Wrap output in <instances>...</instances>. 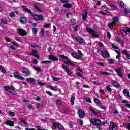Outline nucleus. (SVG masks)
Wrapping results in <instances>:
<instances>
[{
	"mask_svg": "<svg viewBox=\"0 0 130 130\" xmlns=\"http://www.w3.org/2000/svg\"><path fill=\"white\" fill-rule=\"evenodd\" d=\"M89 121L91 124L95 126H100V125H101V120L99 119L95 118L93 119H89Z\"/></svg>",
	"mask_w": 130,
	"mask_h": 130,
	"instance_id": "1",
	"label": "nucleus"
},
{
	"mask_svg": "<svg viewBox=\"0 0 130 130\" xmlns=\"http://www.w3.org/2000/svg\"><path fill=\"white\" fill-rule=\"evenodd\" d=\"M4 89H5L6 91L8 92V93H10L11 94H12V95H16V91H15V88L14 86H4Z\"/></svg>",
	"mask_w": 130,
	"mask_h": 130,
	"instance_id": "2",
	"label": "nucleus"
},
{
	"mask_svg": "<svg viewBox=\"0 0 130 130\" xmlns=\"http://www.w3.org/2000/svg\"><path fill=\"white\" fill-rule=\"evenodd\" d=\"M78 114L80 118H84L86 116V114L84 111V110L82 109H78Z\"/></svg>",
	"mask_w": 130,
	"mask_h": 130,
	"instance_id": "3",
	"label": "nucleus"
},
{
	"mask_svg": "<svg viewBox=\"0 0 130 130\" xmlns=\"http://www.w3.org/2000/svg\"><path fill=\"white\" fill-rule=\"evenodd\" d=\"M86 32H88V33H90V34H91L92 37H98L99 36L97 34H96V32H95V30L92 29V28H87Z\"/></svg>",
	"mask_w": 130,
	"mask_h": 130,
	"instance_id": "4",
	"label": "nucleus"
},
{
	"mask_svg": "<svg viewBox=\"0 0 130 130\" xmlns=\"http://www.w3.org/2000/svg\"><path fill=\"white\" fill-rule=\"evenodd\" d=\"M19 74H20V72L18 71L14 72L13 73L14 78H16V79H18L19 80H24L25 78H24L23 76L19 75Z\"/></svg>",
	"mask_w": 130,
	"mask_h": 130,
	"instance_id": "5",
	"label": "nucleus"
},
{
	"mask_svg": "<svg viewBox=\"0 0 130 130\" xmlns=\"http://www.w3.org/2000/svg\"><path fill=\"white\" fill-rule=\"evenodd\" d=\"M22 73L24 74V76L25 77L30 76V75H31V72L27 68H22Z\"/></svg>",
	"mask_w": 130,
	"mask_h": 130,
	"instance_id": "6",
	"label": "nucleus"
},
{
	"mask_svg": "<svg viewBox=\"0 0 130 130\" xmlns=\"http://www.w3.org/2000/svg\"><path fill=\"white\" fill-rule=\"evenodd\" d=\"M101 55L103 58H109V57H110V54L106 50L101 51Z\"/></svg>",
	"mask_w": 130,
	"mask_h": 130,
	"instance_id": "7",
	"label": "nucleus"
},
{
	"mask_svg": "<svg viewBox=\"0 0 130 130\" xmlns=\"http://www.w3.org/2000/svg\"><path fill=\"white\" fill-rule=\"evenodd\" d=\"M32 16L36 21H43V16L42 15L32 14Z\"/></svg>",
	"mask_w": 130,
	"mask_h": 130,
	"instance_id": "8",
	"label": "nucleus"
},
{
	"mask_svg": "<svg viewBox=\"0 0 130 130\" xmlns=\"http://www.w3.org/2000/svg\"><path fill=\"white\" fill-rule=\"evenodd\" d=\"M22 8H23V11L25 12V13H28L30 15H31V14H33V12H32V11L30 10L29 8H26L25 6H22Z\"/></svg>",
	"mask_w": 130,
	"mask_h": 130,
	"instance_id": "9",
	"label": "nucleus"
},
{
	"mask_svg": "<svg viewBox=\"0 0 130 130\" xmlns=\"http://www.w3.org/2000/svg\"><path fill=\"white\" fill-rule=\"evenodd\" d=\"M120 31L121 34L123 35V36H126L127 35V32L128 33H130V28H127L125 30L123 29H121Z\"/></svg>",
	"mask_w": 130,
	"mask_h": 130,
	"instance_id": "10",
	"label": "nucleus"
},
{
	"mask_svg": "<svg viewBox=\"0 0 130 130\" xmlns=\"http://www.w3.org/2000/svg\"><path fill=\"white\" fill-rule=\"evenodd\" d=\"M83 13L84 14H82V19L85 21L88 18V14H89V12H88V10H85L83 11Z\"/></svg>",
	"mask_w": 130,
	"mask_h": 130,
	"instance_id": "11",
	"label": "nucleus"
},
{
	"mask_svg": "<svg viewBox=\"0 0 130 130\" xmlns=\"http://www.w3.org/2000/svg\"><path fill=\"white\" fill-rule=\"evenodd\" d=\"M110 125H109V130L115 129L116 127H117V125L116 124L114 125L113 122H110Z\"/></svg>",
	"mask_w": 130,
	"mask_h": 130,
	"instance_id": "12",
	"label": "nucleus"
},
{
	"mask_svg": "<svg viewBox=\"0 0 130 130\" xmlns=\"http://www.w3.org/2000/svg\"><path fill=\"white\" fill-rule=\"evenodd\" d=\"M19 21L21 24H23V25H25V24L27 23V18L25 17H22L20 18Z\"/></svg>",
	"mask_w": 130,
	"mask_h": 130,
	"instance_id": "13",
	"label": "nucleus"
},
{
	"mask_svg": "<svg viewBox=\"0 0 130 130\" xmlns=\"http://www.w3.org/2000/svg\"><path fill=\"white\" fill-rule=\"evenodd\" d=\"M17 32L18 34H19L20 35H22V36H25V35H27V32H26L25 30L22 29H18Z\"/></svg>",
	"mask_w": 130,
	"mask_h": 130,
	"instance_id": "14",
	"label": "nucleus"
},
{
	"mask_svg": "<svg viewBox=\"0 0 130 130\" xmlns=\"http://www.w3.org/2000/svg\"><path fill=\"white\" fill-rule=\"evenodd\" d=\"M112 84L115 88H120V85L117 83L115 80H112Z\"/></svg>",
	"mask_w": 130,
	"mask_h": 130,
	"instance_id": "15",
	"label": "nucleus"
},
{
	"mask_svg": "<svg viewBox=\"0 0 130 130\" xmlns=\"http://www.w3.org/2000/svg\"><path fill=\"white\" fill-rule=\"evenodd\" d=\"M75 39L76 40H77V41H78V42H79V43H84V42H85V40H84V39H83L80 36L76 37Z\"/></svg>",
	"mask_w": 130,
	"mask_h": 130,
	"instance_id": "16",
	"label": "nucleus"
},
{
	"mask_svg": "<svg viewBox=\"0 0 130 130\" xmlns=\"http://www.w3.org/2000/svg\"><path fill=\"white\" fill-rule=\"evenodd\" d=\"M26 81L28 82V83H31V84H35V83H36V80L34 78H26Z\"/></svg>",
	"mask_w": 130,
	"mask_h": 130,
	"instance_id": "17",
	"label": "nucleus"
},
{
	"mask_svg": "<svg viewBox=\"0 0 130 130\" xmlns=\"http://www.w3.org/2000/svg\"><path fill=\"white\" fill-rule=\"evenodd\" d=\"M6 124L7 125H9V126H14V125L15 124V123L14 121H11V120H7L5 122Z\"/></svg>",
	"mask_w": 130,
	"mask_h": 130,
	"instance_id": "18",
	"label": "nucleus"
},
{
	"mask_svg": "<svg viewBox=\"0 0 130 130\" xmlns=\"http://www.w3.org/2000/svg\"><path fill=\"white\" fill-rule=\"evenodd\" d=\"M115 71L116 72H117V73L118 74V75L120 78H122L123 77V75H122V73H121V69H115Z\"/></svg>",
	"mask_w": 130,
	"mask_h": 130,
	"instance_id": "19",
	"label": "nucleus"
},
{
	"mask_svg": "<svg viewBox=\"0 0 130 130\" xmlns=\"http://www.w3.org/2000/svg\"><path fill=\"white\" fill-rule=\"evenodd\" d=\"M115 40L117 42H119V43L121 44L122 45H124V42L120 38L116 37L115 38Z\"/></svg>",
	"mask_w": 130,
	"mask_h": 130,
	"instance_id": "20",
	"label": "nucleus"
},
{
	"mask_svg": "<svg viewBox=\"0 0 130 130\" xmlns=\"http://www.w3.org/2000/svg\"><path fill=\"white\" fill-rule=\"evenodd\" d=\"M37 51L36 50H33L31 53L29 54V55H33L35 57H37V58H39V56H37Z\"/></svg>",
	"mask_w": 130,
	"mask_h": 130,
	"instance_id": "21",
	"label": "nucleus"
},
{
	"mask_svg": "<svg viewBox=\"0 0 130 130\" xmlns=\"http://www.w3.org/2000/svg\"><path fill=\"white\" fill-rule=\"evenodd\" d=\"M71 55L74 57V58H76V59H81V58H82L81 56H79V55H77L75 53H72Z\"/></svg>",
	"mask_w": 130,
	"mask_h": 130,
	"instance_id": "22",
	"label": "nucleus"
},
{
	"mask_svg": "<svg viewBox=\"0 0 130 130\" xmlns=\"http://www.w3.org/2000/svg\"><path fill=\"white\" fill-rule=\"evenodd\" d=\"M49 59H51V60H55V61H58V58H57V57L52 55H50L49 56Z\"/></svg>",
	"mask_w": 130,
	"mask_h": 130,
	"instance_id": "23",
	"label": "nucleus"
},
{
	"mask_svg": "<svg viewBox=\"0 0 130 130\" xmlns=\"http://www.w3.org/2000/svg\"><path fill=\"white\" fill-rule=\"evenodd\" d=\"M123 125L125 128H126V129L130 130V123H123Z\"/></svg>",
	"mask_w": 130,
	"mask_h": 130,
	"instance_id": "24",
	"label": "nucleus"
},
{
	"mask_svg": "<svg viewBox=\"0 0 130 130\" xmlns=\"http://www.w3.org/2000/svg\"><path fill=\"white\" fill-rule=\"evenodd\" d=\"M94 102L95 103H96V104H100V105L102 104L101 101H100V100L98 98H94Z\"/></svg>",
	"mask_w": 130,
	"mask_h": 130,
	"instance_id": "25",
	"label": "nucleus"
},
{
	"mask_svg": "<svg viewBox=\"0 0 130 130\" xmlns=\"http://www.w3.org/2000/svg\"><path fill=\"white\" fill-rule=\"evenodd\" d=\"M57 125L58 126V128L59 130H64V127H63V126L61 125V124L60 123H56Z\"/></svg>",
	"mask_w": 130,
	"mask_h": 130,
	"instance_id": "26",
	"label": "nucleus"
},
{
	"mask_svg": "<svg viewBox=\"0 0 130 130\" xmlns=\"http://www.w3.org/2000/svg\"><path fill=\"white\" fill-rule=\"evenodd\" d=\"M75 99H76L75 96H72L71 97V103L72 104V106L75 104Z\"/></svg>",
	"mask_w": 130,
	"mask_h": 130,
	"instance_id": "27",
	"label": "nucleus"
},
{
	"mask_svg": "<svg viewBox=\"0 0 130 130\" xmlns=\"http://www.w3.org/2000/svg\"><path fill=\"white\" fill-rule=\"evenodd\" d=\"M65 64H67L68 66H70L71 64L73 67H75V64L73 63V61H68L67 62H64Z\"/></svg>",
	"mask_w": 130,
	"mask_h": 130,
	"instance_id": "28",
	"label": "nucleus"
},
{
	"mask_svg": "<svg viewBox=\"0 0 130 130\" xmlns=\"http://www.w3.org/2000/svg\"><path fill=\"white\" fill-rule=\"evenodd\" d=\"M1 23H2V24H4V25H7V24H8V21L6 19H2L1 20Z\"/></svg>",
	"mask_w": 130,
	"mask_h": 130,
	"instance_id": "29",
	"label": "nucleus"
},
{
	"mask_svg": "<svg viewBox=\"0 0 130 130\" xmlns=\"http://www.w3.org/2000/svg\"><path fill=\"white\" fill-rule=\"evenodd\" d=\"M0 72H2L3 74L6 73V70L3 68V66L0 65Z\"/></svg>",
	"mask_w": 130,
	"mask_h": 130,
	"instance_id": "30",
	"label": "nucleus"
},
{
	"mask_svg": "<svg viewBox=\"0 0 130 130\" xmlns=\"http://www.w3.org/2000/svg\"><path fill=\"white\" fill-rule=\"evenodd\" d=\"M64 8H72V4L67 3L63 5Z\"/></svg>",
	"mask_w": 130,
	"mask_h": 130,
	"instance_id": "31",
	"label": "nucleus"
},
{
	"mask_svg": "<svg viewBox=\"0 0 130 130\" xmlns=\"http://www.w3.org/2000/svg\"><path fill=\"white\" fill-rule=\"evenodd\" d=\"M115 62V60L113 59H110L108 60V63L110 64H113Z\"/></svg>",
	"mask_w": 130,
	"mask_h": 130,
	"instance_id": "32",
	"label": "nucleus"
},
{
	"mask_svg": "<svg viewBox=\"0 0 130 130\" xmlns=\"http://www.w3.org/2000/svg\"><path fill=\"white\" fill-rule=\"evenodd\" d=\"M43 34H44V29L42 28L39 32L40 37H42V36H43Z\"/></svg>",
	"mask_w": 130,
	"mask_h": 130,
	"instance_id": "33",
	"label": "nucleus"
},
{
	"mask_svg": "<svg viewBox=\"0 0 130 130\" xmlns=\"http://www.w3.org/2000/svg\"><path fill=\"white\" fill-rule=\"evenodd\" d=\"M113 21H114L115 22H119V18L115 16L113 17Z\"/></svg>",
	"mask_w": 130,
	"mask_h": 130,
	"instance_id": "34",
	"label": "nucleus"
},
{
	"mask_svg": "<svg viewBox=\"0 0 130 130\" xmlns=\"http://www.w3.org/2000/svg\"><path fill=\"white\" fill-rule=\"evenodd\" d=\"M106 89L107 91L110 92V93H111V92L112 91V89H111V88H110V86H106Z\"/></svg>",
	"mask_w": 130,
	"mask_h": 130,
	"instance_id": "35",
	"label": "nucleus"
},
{
	"mask_svg": "<svg viewBox=\"0 0 130 130\" xmlns=\"http://www.w3.org/2000/svg\"><path fill=\"white\" fill-rule=\"evenodd\" d=\"M125 14H128V13H130V9L129 8H125L124 9Z\"/></svg>",
	"mask_w": 130,
	"mask_h": 130,
	"instance_id": "36",
	"label": "nucleus"
},
{
	"mask_svg": "<svg viewBox=\"0 0 130 130\" xmlns=\"http://www.w3.org/2000/svg\"><path fill=\"white\" fill-rule=\"evenodd\" d=\"M9 16H10L11 18H15L16 17V14L14 12H11L9 14Z\"/></svg>",
	"mask_w": 130,
	"mask_h": 130,
	"instance_id": "37",
	"label": "nucleus"
},
{
	"mask_svg": "<svg viewBox=\"0 0 130 130\" xmlns=\"http://www.w3.org/2000/svg\"><path fill=\"white\" fill-rule=\"evenodd\" d=\"M41 63L47 64V63H51V61H48V60H47V61L42 60V62H41Z\"/></svg>",
	"mask_w": 130,
	"mask_h": 130,
	"instance_id": "38",
	"label": "nucleus"
},
{
	"mask_svg": "<svg viewBox=\"0 0 130 130\" xmlns=\"http://www.w3.org/2000/svg\"><path fill=\"white\" fill-rule=\"evenodd\" d=\"M52 79L55 82H57L60 80V78L53 76Z\"/></svg>",
	"mask_w": 130,
	"mask_h": 130,
	"instance_id": "39",
	"label": "nucleus"
},
{
	"mask_svg": "<svg viewBox=\"0 0 130 130\" xmlns=\"http://www.w3.org/2000/svg\"><path fill=\"white\" fill-rule=\"evenodd\" d=\"M60 57H61V58H63V59H67V60H70V59L68 57L64 56V55H60Z\"/></svg>",
	"mask_w": 130,
	"mask_h": 130,
	"instance_id": "40",
	"label": "nucleus"
},
{
	"mask_svg": "<svg viewBox=\"0 0 130 130\" xmlns=\"http://www.w3.org/2000/svg\"><path fill=\"white\" fill-rule=\"evenodd\" d=\"M116 53H117V55L116 56V58H117V59H119V56H120V52H119L118 51H115Z\"/></svg>",
	"mask_w": 130,
	"mask_h": 130,
	"instance_id": "41",
	"label": "nucleus"
},
{
	"mask_svg": "<svg viewBox=\"0 0 130 130\" xmlns=\"http://www.w3.org/2000/svg\"><path fill=\"white\" fill-rule=\"evenodd\" d=\"M34 70H35L36 71H37L38 72H41V69H40V68L39 67H34Z\"/></svg>",
	"mask_w": 130,
	"mask_h": 130,
	"instance_id": "42",
	"label": "nucleus"
},
{
	"mask_svg": "<svg viewBox=\"0 0 130 130\" xmlns=\"http://www.w3.org/2000/svg\"><path fill=\"white\" fill-rule=\"evenodd\" d=\"M85 100H86V102H89V103H92V101L90 98H86Z\"/></svg>",
	"mask_w": 130,
	"mask_h": 130,
	"instance_id": "43",
	"label": "nucleus"
},
{
	"mask_svg": "<svg viewBox=\"0 0 130 130\" xmlns=\"http://www.w3.org/2000/svg\"><path fill=\"white\" fill-rule=\"evenodd\" d=\"M51 24L50 23H47L46 24L44 25L43 27L44 28H49Z\"/></svg>",
	"mask_w": 130,
	"mask_h": 130,
	"instance_id": "44",
	"label": "nucleus"
},
{
	"mask_svg": "<svg viewBox=\"0 0 130 130\" xmlns=\"http://www.w3.org/2000/svg\"><path fill=\"white\" fill-rule=\"evenodd\" d=\"M108 26L110 29H113V26L112 23H109Z\"/></svg>",
	"mask_w": 130,
	"mask_h": 130,
	"instance_id": "45",
	"label": "nucleus"
},
{
	"mask_svg": "<svg viewBox=\"0 0 130 130\" xmlns=\"http://www.w3.org/2000/svg\"><path fill=\"white\" fill-rule=\"evenodd\" d=\"M65 72L67 73L68 76H71V75H72V72L69 69L66 70Z\"/></svg>",
	"mask_w": 130,
	"mask_h": 130,
	"instance_id": "46",
	"label": "nucleus"
},
{
	"mask_svg": "<svg viewBox=\"0 0 130 130\" xmlns=\"http://www.w3.org/2000/svg\"><path fill=\"white\" fill-rule=\"evenodd\" d=\"M90 111L92 112V113H93V114H94V115H97V113L95 112V110H94L92 108H90Z\"/></svg>",
	"mask_w": 130,
	"mask_h": 130,
	"instance_id": "47",
	"label": "nucleus"
},
{
	"mask_svg": "<svg viewBox=\"0 0 130 130\" xmlns=\"http://www.w3.org/2000/svg\"><path fill=\"white\" fill-rule=\"evenodd\" d=\"M76 74L77 76H78V77H80V78H83V75L81 74L80 72H77Z\"/></svg>",
	"mask_w": 130,
	"mask_h": 130,
	"instance_id": "48",
	"label": "nucleus"
},
{
	"mask_svg": "<svg viewBox=\"0 0 130 130\" xmlns=\"http://www.w3.org/2000/svg\"><path fill=\"white\" fill-rule=\"evenodd\" d=\"M49 88L51 90H52L53 91H56V89H55V87H54L52 85H50L49 86Z\"/></svg>",
	"mask_w": 130,
	"mask_h": 130,
	"instance_id": "49",
	"label": "nucleus"
},
{
	"mask_svg": "<svg viewBox=\"0 0 130 130\" xmlns=\"http://www.w3.org/2000/svg\"><path fill=\"white\" fill-rule=\"evenodd\" d=\"M120 6L121 8H124V3L122 1H120Z\"/></svg>",
	"mask_w": 130,
	"mask_h": 130,
	"instance_id": "50",
	"label": "nucleus"
},
{
	"mask_svg": "<svg viewBox=\"0 0 130 130\" xmlns=\"http://www.w3.org/2000/svg\"><path fill=\"white\" fill-rule=\"evenodd\" d=\"M34 7L35 9H36V10H37V11H38L39 12H41V10L39 9L38 7H37L36 5H34Z\"/></svg>",
	"mask_w": 130,
	"mask_h": 130,
	"instance_id": "51",
	"label": "nucleus"
},
{
	"mask_svg": "<svg viewBox=\"0 0 130 130\" xmlns=\"http://www.w3.org/2000/svg\"><path fill=\"white\" fill-rule=\"evenodd\" d=\"M33 34H36L37 33V29L34 28L32 29Z\"/></svg>",
	"mask_w": 130,
	"mask_h": 130,
	"instance_id": "52",
	"label": "nucleus"
},
{
	"mask_svg": "<svg viewBox=\"0 0 130 130\" xmlns=\"http://www.w3.org/2000/svg\"><path fill=\"white\" fill-rule=\"evenodd\" d=\"M56 103L58 105H61V101H60L59 100H56Z\"/></svg>",
	"mask_w": 130,
	"mask_h": 130,
	"instance_id": "53",
	"label": "nucleus"
},
{
	"mask_svg": "<svg viewBox=\"0 0 130 130\" xmlns=\"http://www.w3.org/2000/svg\"><path fill=\"white\" fill-rule=\"evenodd\" d=\"M112 48H114V49H119V48L117 47L116 46H115V45L114 44H112Z\"/></svg>",
	"mask_w": 130,
	"mask_h": 130,
	"instance_id": "54",
	"label": "nucleus"
},
{
	"mask_svg": "<svg viewBox=\"0 0 130 130\" xmlns=\"http://www.w3.org/2000/svg\"><path fill=\"white\" fill-rule=\"evenodd\" d=\"M62 69H63V70H65V71H66V70H68V66L67 65L62 64Z\"/></svg>",
	"mask_w": 130,
	"mask_h": 130,
	"instance_id": "55",
	"label": "nucleus"
},
{
	"mask_svg": "<svg viewBox=\"0 0 130 130\" xmlns=\"http://www.w3.org/2000/svg\"><path fill=\"white\" fill-rule=\"evenodd\" d=\"M107 37L109 39L111 38V35L110 34V32H107Z\"/></svg>",
	"mask_w": 130,
	"mask_h": 130,
	"instance_id": "56",
	"label": "nucleus"
},
{
	"mask_svg": "<svg viewBox=\"0 0 130 130\" xmlns=\"http://www.w3.org/2000/svg\"><path fill=\"white\" fill-rule=\"evenodd\" d=\"M8 114H9V115H11V116H14L15 115V113L11 111L9 112Z\"/></svg>",
	"mask_w": 130,
	"mask_h": 130,
	"instance_id": "57",
	"label": "nucleus"
},
{
	"mask_svg": "<svg viewBox=\"0 0 130 130\" xmlns=\"http://www.w3.org/2000/svg\"><path fill=\"white\" fill-rule=\"evenodd\" d=\"M101 74H102V75H109V74L108 72H103V71H101Z\"/></svg>",
	"mask_w": 130,
	"mask_h": 130,
	"instance_id": "58",
	"label": "nucleus"
},
{
	"mask_svg": "<svg viewBox=\"0 0 130 130\" xmlns=\"http://www.w3.org/2000/svg\"><path fill=\"white\" fill-rule=\"evenodd\" d=\"M38 84L40 86H45V84L41 82H38Z\"/></svg>",
	"mask_w": 130,
	"mask_h": 130,
	"instance_id": "59",
	"label": "nucleus"
},
{
	"mask_svg": "<svg viewBox=\"0 0 130 130\" xmlns=\"http://www.w3.org/2000/svg\"><path fill=\"white\" fill-rule=\"evenodd\" d=\"M46 94L49 95V96H52V93H51V92H50V91H46Z\"/></svg>",
	"mask_w": 130,
	"mask_h": 130,
	"instance_id": "60",
	"label": "nucleus"
},
{
	"mask_svg": "<svg viewBox=\"0 0 130 130\" xmlns=\"http://www.w3.org/2000/svg\"><path fill=\"white\" fill-rule=\"evenodd\" d=\"M52 128L53 129H56V125L55 124V123H54L52 125Z\"/></svg>",
	"mask_w": 130,
	"mask_h": 130,
	"instance_id": "61",
	"label": "nucleus"
},
{
	"mask_svg": "<svg viewBox=\"0 0 130 130\" xmlns=\"http://www.w3.org/2000/svg\"><path fill=\"white\" fill-rule=\"evenodd\" d=\"M109 6L111 8H113V9H116V6L114 5L109 4Z\"/></svg>",
	"mask_w": 130,
	"mask_h": 130,
	"instance_id": "62",
	"label": "nucleus"
},
{
	"mask_svg": "<svg viewBox=\"0 0 130 130\" xmlns=\"http://www.w3.org/2000/svg\"><path fill=\"white\" fill-rule=\"evenodd\" d=\"M126 57L128 59H130V54L129 53H127L126 54Z\"/></svg>",
	"mask_w": 130,
	"mask_h": 130,
	"instance_id": "63",
	"label": "nucleus"
},
{
	"mask_svg": "<svg viewBox=\"0 0 130 130\" xmlns=\"http://www.w3.org/2000/svg\"><path fill=\"white\" fill-rule=\"evenodd\" d=\"M99 44L100 47H103L104 45H103V43H102V42H99Z\"/></svg>",
	"mask_w": 130,
	"mask_h": 130,
	"instance_id": "64",
	"label": "nucleus"
}]
</instances>
